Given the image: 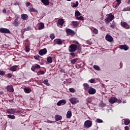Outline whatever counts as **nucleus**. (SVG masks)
Here are the masks:
<instances>
[{
  "label": "nucleus",
  "mask_w": 130,
  "mask_h": 130,
  "mask_svg": "<svg viewBox=\"0 0 130 130\" xmlns=\"http://www.w3.org/2000/svg\"><path fill=\"white\" fill-rule=\"evenodd\" d=\"M105 106H106V104H104V103H102V104H100L99 105V107H105Z\"/></svg>",
  "instance_id": "a18cd8bd"
},
{
  "label": "nucleus",
  "mask_w": 130,
  "mask_h": 130,
  "mask_svg": "<svg viewBox=\"0 0 130 130\" xmlns=\"http://www.w3.org/2000/svg\"><path fill=\"white\" fill-rule=\"evenodd\" d=\"M32 30V28H24L21 30L22 33H24L25 31H30Z\"/></svg>",
  "instance_id": "72a5a7b5"
},
{
  "label": "nucleus",
  "mask_w": 130,
  "mask_h": 130,
  "mask_svg": "<svg viewBox=\"0 0 130 130\" xmlns=\"http://www.w3.org/2000/svg\"><path fill=\"white\" fill-rule=\"evenodd\" d=\"M84 126L87 128H89L92 126V122L91 120H86L84 122Z\"/></svg>",
  "instance_id": "39448f33"
},
{
  "label": "nucleus",
  "mask_w": 130,
  "mask_h": 130,
  "mask_svg": "<svg viewBox=\"0 0 130 130\" xmlns=\"http://www.w3.org/2000/svg\"><path fill=\"white\" fill-rule=\"evenodd\" d=\"M75 43H76V44H77V45H80V44H79V42L78 41H75Z\"/></svg>",
  "instance_id": "e2e57ef3"
},
{
  "label": "nucleus",
  "mask_w": 130,
  "mask_h": 130,
  "mask_svg": "<svg viewBox=\"0 0 130 130\" xmlns=\"http://www.w3.org/2000/svg\"><path fill=\"white\" fill-rule=\"evenodd\" d=\"M124 129L125 130H128V129H129V128H128V126H126L124 127Z\"/></svg>",
  "instance_id": "bf43d9fd"
},
{
  "label": "nucleus",
  "mask_w": 130,
  "mask_h": 130,
  "mask_svg": "<svg viewBox=\"0 0 130 130\" xmlns=\"http://www.w3.org/2000/svg\"><path fill=\"white\" fill-rule=\"evenodd\" d=\"M50 38L52 40H53V39H54V38H55V36L54 35V34H51L50 35Z\"/></svg>",
  "instance_id": "4c0bfd02"
},
{
  "label": "nucleus",
  "mask_w": 130,
  "mask_h": 130,
  "mask_svg": "<svg viewBox=\"0 0 130 130\" xmlns=\"http://www.w3.org/2000/svg\"><path fill=\"white\" fill-rule=\"evenodd\" d=\"M66 33H67L68 35H72V36L75 35V31L70 28L66 29Z\"/></svg>",
  "instance_id": "9d476101"
},
{
  "label": "nucleus",
  "mask_w": 130,
  "mask_h": 130,
  "mask_svg": "<svg viewBox=\"0 0 130 130\" xmlns=\"http://www.w3.org/2000/svg\"><path fill=\"white\" fill-rule=\"evenodd\" d=\"M67 118H71L72 117V111H68L67 114Z\"/></svg>",
  "instance_id": "a878e982"
},
{
  "label": "nucleus",
  "mask_w": 130,
  "mask_h": 130,
  "mask_svg": "<svg viewBox=\"0 0 130 130\" xmlns=\"http://www.w3.org/2000/svg\"><path fill=\"white\" fill-rule=\"evenodd\" d=\"M93 33H94V34H98V29L94 28L93 30Z\"/></svg>",
  "instance_id": "c03bdc74"
},
{
  "label": "nucleus",
  "mask_w": 130,
  "mask_h": 130,
  "mask_svg": "<svg viewBox=\"0 0 130 130\" xmlns=\"http://www.w3.org/2000/svg\"><path fill=\"white\" fill-rule=\"evenodd\" d=\"M64 19L62 18H60L58 20L57 22V26L58 27H61L62 26H63V24H64Z\"/></svg>",
  "instance_id": "423d86ee"
},
{
  "label": "nucleus",
  "mask_w": 130,
  "mask_h": 130,
  "mask_svg": "<svg viewBox=\"0 0 130 130\" xmlns=\"http://www.w3.org/2000/svg\"><path fill=\"white\" fill-rule=\"evenodd\" d=\"M89 82H90V83H93L95 82V79H90L89 80Z\"/></svg>",
  "instance_id": "603ef678"
},
{
  "label": "nucleus",
  "mask_w": 130,
  "mask_h": 130,
  "mask_svg": "<svg viewBox=\"0 0 130 130\" xmlns=\"http://www.w3.org/2000/svg\"><path fill=\"white\" fill-rule=\"evenodd\" d=\"M70 55L73 56V57H75V56H76V53H74V52L70 53Z\"/></svg>",
  "instance_id": "3c124183"
},
{
  "label": "nucleus",
  "mask_w": 130,
  "mask_h": 130,
  "mask_svg": "<svg viewBox=\"0 0 130 130\" xmlns=\"http://www.w3.org/2000/svg\"><path fill=\"white\" fill-rule=\"evenodd\" d=\"M37 75H38V76H40V75H44V72L43 71H39L37 73Z\"/></svg>",
  "instance_id": "a19ab883"
},
{
  "label": "nucleus",
  "mask_w": 130,
  "mask_h": 130,
  "mask_svg": "<svg viewBox=\"0 0 130 130\" xmlns=\"http://www.w3.org/2000/svg\"><path fill=\"white\" fill-rule=\"evenodd\" d=\"M67 103V101L64 100H62L57 103V106H60V105H64Z\"/></svg>",
  "instance_id": "dca6fc26"
},
{
  "label": "nucleus",
  "mask_w": 130,
  "mask_h": 130,
  "mask_svg": "<svg viewBox=\"0 0 130 130\" xmlns=\"http://www.w3.org/2000/svg\"><path fill=\"white\" fill-rule=\"evenodd\" d=\"M72 24L75 27H77L78 26V25H79V22H78L77 21H72Z\"/></svg>",
  "instance_id": "473e14b6"
},
{
  "label": "nucleus",
  "mask_w": 130,
  "mask_h": 130,
  "mask_svg": "<svg viewBox=\"0 0 130 130\" xmlns=\"http://www.w3.org/2000/svg\"><path fill=\"white\" fill-rule=\"evenodd\" d=\"M7 76H8V78H12V77H13V75H12V74L9 73L7 75Z\"/></svg>",
  "instance_id": "864d4df0"
},
{
  "label": "nucleus",
  "mask_w": 130,
  "mask_h": 130,
  "mask_svg": "<svg viewBox=\"0 0 130 130\" xmlns=\"http://www.w3.org/2000/svg\"><path fill=\"white\" fill-rule=\"evenodd\" d=\"M83 89L85 91H88V90L90 89V88H91V87H90V86L88 83H84L83 84Z\"/></svg>",
  "instance_id": "4468645a"
},
{
  "label": "nucleus",
  "mask_w": 130,
  "mask_h": 130,
  "mask_svg": "<svg viewBox=\"0 0 130 130\" xmlns=\"http://www.w3.org/2000/svg\"><path fill=\"white\" fill-rule=\"evenodd\" d=\"M119 48H120V49L124 50L125 51L126 50H128L129 48L127 45H121L119 46Z\"/></svg>",
  "instance_id": "ddd939ff"
},
{
  "label": "nucleus",
  "mask_w": 130,
  "mask_h": 130,
  "mask_svg": "<svg viewBox=\"0 0 130 130\" xmlns=\"http://www.w3.org/2000/svg\"><path fill=\"white\" fill-rule=\"evenodd\" d=\"M69 91L71 93H75L76 92V90L73 88H69Z\"/></svg>",
  "instance_id": "79ce46f5"
},
{
  "label": "nucleus",
  "mask_w": 130,
  "mask_h": 130,
  "mask_svg": "<svg viewBox=\"0 0 130 130\" xmlns=\"http://www.w3.org/2000/svg\"><path fill=\"white\" fill-rule=\"evenodd\" d=\"M15 18L16 19L14 20V24L16 27H18V26L21 24V22H20V20H19V17L16 16Z\"/></svg>",
  "instance_id": "0eeeda50"
},
{
  "label": "nucleus",
  "mask_w": 130,
  "mask_h": 130,
  "mask_svg": "<svg viewBox=\"0 0 130 130\" xmlns=\"http://www.w3.org/2000/svg\"><path fill=\"white\" fill-rule=\"evenodd\" d=\"M69 101L72 103V104L75 105L77 103H79L80 101L76 98H72L69 99Z\"/></svg>",
  "instance_id": "20e7f679"
},
{
  "label": "nucleus",
  "mask_w": 130,
  "mask_h": 130,
  "mask_svg": "<svg viewBox=\"0 0 130 130\" xmlns=\"http://www.w3.org/2000/svg\"><path fill=\"white\" fill-rule=\"evenodd\" d=\"M75 17L77 18L78 16H81V13L79 12V11H76L75 13Z\"/></svg>",
  "instance_id": "f704fd0d"
},
{
  "label": "nucleus",
  "mask_w": 130,
  "mask_h": 130,
  "mask_svg": "<svg viewBox=\"0 0 130 130\" xmlns=\"http://www.w3.org/2000/svg\"><path fill=\"white\" fill-rule=\"evenodd\" d=\"M54 42L56 44H58L59 45L62 44V41L59 39L54 40Z\"/></svg>",
  "instance_id": "aec40b11"
},
{
  "label": "nucleus",
  "mask_w": 130,
  "mask_h": 130,
  "mask_svg": "<svg viewBox=\"0 0 130 130\" xmlns=\"http://www.w3.org/2000/svg\"><path fill=\"white\" fill-rule=\"evenodd\" d=\"M76 19H77V20H83L84 19V17L83 16H80L79 17H76Z\"/></svg>",
  "instance_id": "8fccbe9b"
},
{
  "label": "nucleus",
  "mask_w": 130,
  "mask_h": 130,
  "mask_svg": "<svg viewBox=\"0 0 130 130\" xmlns=\"http://www.w3.org/2000/svg\"><path fill=\"white\" fill-rule=\"evenodd\" d=\"M113 19H114V16L112 15L111 14H109L108 17L106 18L105 21L106 23H109V22H111Z\"/></svg>",
  "instance_id": "f03ea898"
},
{
  "label": "nucleus",
  "mask_w": 130,
  "mask_h": 130,
  "mask_svg": "<svg viewBox=\"0 0 130 130\" xmlns=\"http://www.w3.org/2000/svg\"><path fill=\"white\" fill-rule=\"evenodd\" d=\"M24 91L25 93H30V92H31V90L29 88H24Z\"/></svg>",
  "instance_id": "58836bf2"
},
{
  "label": "nucleus",
  "mask_w": 130,
  "mask_h": 130,
  "mask_svg": "<svg viewBox=\"0 0 130 130\" xmlns=\"http://www.w3.org/2000/svg\"><path fill=\"white\" fill-rule=\"evenodd\" d=\"M117 102L118 103H121V100H119L118 101L117 100Z\"/></svg>",
  "instance_id": "0e129e2a"
},
{
  "label": "nucleus",
  "mask_w": 130,
  "mask_h": 130,
  "mask_svg": "<svg viewBox=\"0 0 130 130\" xmlns=\"http://www.w3.org/2000/svg\"><path fill=\"white\" fill-rule=\"evenodd\" d=\"M43 83L46 85V86H50V84L48 83V80L45 79L43 81Z\"/></svg>",
  "instance_id": "cd10ccee"
},
{
  "label": "nucleus",
  "mask_w": 130,
  "mask_h": 130,
  "mask_svg": "<svg viewBox=\"0 0 130 130\" xmlns=\"http://www.w3.org/2000/svg\"><path fill=\"white\" fill-rule=\"evenodd\" d=\"M127 4H130V0L128 1Z\"/></svg>",
  "instance_id": "774afa93"
},
{
  "label": "nucleus",
  "mask_w": 130,
  "mask_h": 130,
  "mask_svg": "<svg viewBox=\"0 0 130 130\" xmlns=\"http://www.w3.org/2000/svg\"><path fill=\"white\" fill-rule=\"evenodd\" d=\"M6 89L7 90V91H8L9 92H14V88H13V86L10 85H8Z\"/></svg>",
  "instance_id": "6ab92c4d"
},
{
  "label": "nucleus",
  "mask_w": 130,
  "mask_h": 130,
  "mask_svg": "<svg viewBox=\"0 0 130 130\" xmlns=\"http://www.w3.org/2000/svg\"><path fill=\"white\" fill-rule=\"evenodd\" d=\"M40 68V66L39 64H34L31 67V70L32 72H35L36 70H39Z\"/></svg>",
  "instance_id": "9b49d317"
},
{
  "label": "nucleus",
  "mask_w": 130,
  "mask_h": 130,
  "mask_svg": "<svg viewBox=\"0 0 130 130\" xmlns=\"http://www.w3.org/2000/svg\"><path fill=\"white\" fill-rule=\"evenodd\" d=\"M34 58H35V59L38 60V59H39V56H35Z\"/></svg>",
  "instance_id": "4d7b16f0"
},
{
  "label": "nucleus",
  "mask_w": 130,
  "mask_h": 130,
  "mask_svg": "<svg viewBox=\"0 0 130 130\" xmlns=\"http://www.w3.org/2000/svg\"><path fill=\"white\" fill-rule=\"evenodd\" d=\"M38 29L39 30H42V29H44V23L40 22L39 24Z\"/></svg>",
  "instance_id": "4be33fe9"
},
{
  "label": "nucleus",
  "mask_w": 130,
  "mask_h": 130,
  "mask_svg": "<svg viewBox=\"0 0 130 130\" xmlns=\"http://www.w3.org/2000/svg\"><path fill=\"white\" fill-rule=\"evenodd\" d=\"M106 40L109 42H111L112 40H113V38H112V37L109 35H107L106 36Z\"/></svg>",
  "instance_id": "a211bd4d"
},
{
  "label": "nucleus",
  "mask_w": 130,
  "mask_h": 130,
  "mask_svg": "<svg viewBox=\"0 0 130 130\" xmlns=\"http://www.w3.org/2000/svg\"><path fill=\"white\" fill-rule=\"evenodd\" d=\"M17 68H18V66H17V65L12 66V67H10V71H12V72H16V71H17Z\"/></svg>",
  "instance_id": "b1692460"
},
{
  "label": "nucleus",
  "mask_w": 130,
  "mask_h": 130,
  "mask_svg": "<svg viewBox=\"0 0 130 130\" xmlns=\"http://www.w3.org/2000/svg\"><path fill=\"white\" fill-rule=\"evenodd\" d=\"M7 112L9 114H15L16 110L15 109H9L7 110Z\"/></svg>",
  "instance_id": "f3484780"
},
{
  "label": "nucleus",
  "mask_w": 130,
  "mask_h": 130,
  "mask_svg": "<svg viewBox=\"0 0 130 130\" xmlns=\"http://www.w3.org/2000/svg\"><path fill=\"white\" fill-rule=\"evenodd\" d=\"M109 102L111 104H113L115 103V102H117V99L116 98H111L109 99Z\"/></svg>",
  "instance_id": "2eb2a0df"
},
{
  "label": "nucleus",
  "mask_w": 130,
  "mask_h": 130,
  "mask_svg": "<svg viewBox=\"0 0 130 130\" xmlns=\"http://www.w3.org/2000/svg\"><path fill=\"white\" fill-rule=\"evenodd\" d=\"M55 119L56 121H58V120H61L62 119V117L59 115H56L55 116Z\"/></svg>",
  "instance_id": "412c9836"
},
{
  "label": "nucleus",
  "mask_w": 130,
  "mask_h": 130,
  "mask_svg": "<svg viewBox=\"0 0 130 130\" xmlns=\"http://www.w3.org/2000/svg\"><path fill=\"white\" fill-rule=\"evenodd\" d=\"M60 72H61V73H64V70H63V69H61V70L60 71Z\"/></svg>",
  "instance_id": "69168bd1"
},
{
  "label": "nucleus",
  "mask_w": 130,
  "mask_h": 130,
  "mask_svg": "<svg viewBox=\"0 0 130 130\" xmlns=\"http://www.w3.org/2000/svg\"><path fill=\"white\" fill-rule=\"evenodd\" d=\"M47 61L49 63H52V57L49 56L47 58Z\"/></svg>",
  "instance_id": "c85d7f7f"
},
{
  "label": "nucleus",
  "mask_w": 130,
  "mask_h": 130,
  "mask_svg": "<svg viewBox=\"0 0 130 130\" xmlns=\"http://www.w3.org/2000/svg\"><path fill=\"white\" fill-rule=\"evenodd\" d=\"M123 104L126 103V101H123Z\"/></svg>",
  "instance_id": "338daca9"
},
{
  "label": "nucleus",
  "mask_w": 130,
  "mask_h": 130,
  "mask_svg": "<svg viewBox=\"0 0 130 130\" xmlns=\"http://www.w3.org/2000/svg\"><path fill=\"white\" fill-rule=\"evenodd\" d=\"M29 12H30V13H37L38 11L37 10H35V9L31 8H30L29 10Z\"/></svg>",
  "instance_id": "7c9ffc66"
},
{
  "label": "nucleus",
  "mask_w": 130,
  "mask_h": 130,
  "mask_svg": "<svg viewBox=\"0 0 130 130\" xmlns=\"http://www.w3.org/2000/svg\"><path fill=\"white\" fill-rule=\"evenodd\" d=\"M21 17L22 20H26L28 19V15L27 14H21Z\"/></svg>",
  "instance_id": "393cba45"
},
{
  "label": "nucleus",
  "mask_w": 130,
  "mask_h": 130,
  "mask_svg": "<svg viewBox=\"0 0 130 130\" xmlns=\"http://www.w3.org/2000/svg\"><path fill=\"white\" fill-rule=\"evenodd\" d=\"M88 94L89 95H94L95 93H96V89L95 88H92V87H90V88L88 89V91H87Z\"/></svg>",
  "instance_id": "6e6552de"
},
{
  "label": "nucleus",
  "mask_w": 130,
  "mask_h": 130,
  "mask_svg": "<svg viewBox=\"0 0 130 130\" xmlns=\"http://www.w3.org/2000/svg\"><path fill=\"white\" fill-rule=\"evenodd\" d=\"M73 5L72 6L73 8H77V7L79 6V2L78 1H76V4L73 3Z\"/></svg>",
  "instance_id": "e433bc0d"
},
{
  "label": "nucleus",
  "mask_w": 130,
  "mask_h": 130,
  "mask_svg": "<svg viewBox=\"0 0 130 130\" xmlns=\"http://www.w3.org/2000/svg\"><path fill=\"white\" fill-rule=\"evenodd\" d=\"M30 5H31V4L29 2H28L26 4V7H29V6H30Z\"/></svg>",
  "instance_id": "13d9d810"
},
{
  "label": "nucleus",
  "mask_w": 130,
  "mask_h": 130,
  "mask_svg": "<svg viewBox=\"0 0 130 130\" xmlns=\"http://www.w3.org/2000/svg\"><path fill=\"white\" fill-rule=\"evenodd\" d=\"M116 2H117L116 6H119L120 4H121V0H116Z\"/></svg>",
  "instance_id": "de8ad7c7"
},
{
  "label": "nucleus",
  "mask_w": 130,
  "mask_h": 130,
  "mask_svg": "<svg viewBox=\"0 0 130 130\" xmlns=\"http://www.w3.org/2000/svg\"><path fill=\"white\" fill-rule=\"evenodd\" d=\"M122 121H123V122H124V124H125V125H127L129 124L130 120L127 119L122 120Z\"/></svg>",
  "instance_id": "bb28decb"
},
{
  "label": "nucleus",
  "mask_w": 130,
  "mask_h": 130,
  "mask_svg": "<svg viewBox=\"0 0 130 130\" xmlns=\"http://www.w3.org/2000/svg\"><path fill=\"white\" fill-rule=\"evenodd\" d=\"M7 117L10 118V119H15L16 118V117L14 115H7Z\"/></svg>",
  "instance_id": "2f4dec72"
},
{
  "label": "nucleus",
  "mask_w": 130,
  "mask_h": 130,
  "mask_svg": "<svg viewBox=\"0 0 130 130\" xmlns=\"http://www.w3.org/2000/svg\"><path fill=\"white\" fill-rule=\"evenodd\" d=\"M121 25L122 27H123V28H125V29H129V25H128L126 22H121Z\"/></svg>",
  "instance_id": "f8f14e48"
},
{
  "label": "nucleus",
  "mask_w": 130,
  "mask_h": 130,
  "mask_svg": "<svg viewBox=\"0 0 130 130\" xmlns=\"http://www.w3.org/2000/svg\"><path fill=\"white\" fill-rule=\"evenodd\" d=\"M78 59L77 58L73 59L72 60H71V63H72V64H75L76 63V62H77V61H78Z\"/></svg>",
  "instance_id": "c756f323"
},
{
  "label": "nucleus",
  "mask_w": 130,
  "mask_h": 130,
  "mask_svg": "<svg viewBox=\"0 0 130 130\" xmlns=\"http://www.w3.org/2000/svg\"><path fill=\"white\" fill-rule=\"evenodd\" d=\"M111 28L112 29H114L115 28V25L114 24H112L110 25Z\"/></svg>",
  "instance_id": "6e6d98bb"
},
{
  "label": "nucleus",
  "mask_w": 130,
  "mask_h": 130,
  "mask_svg": "<svg viewBox=\"0 0 130 130\" xmlns=\"http://www.w3.org/2000/svg\"><path fill=\"white\" fill-rule=\"evenodd\" d=\"M96 121L98 122V123H102V122H103V120L100 119H97Z\"/></svg>",
  "instance_id": "09e8293b"
},
{
  "label": "nucleus",
  "mask_w": 130,
  "mask_h": 130,
  "mask_svg": "<svg viewBox=\"0 0 130 130\" xmlns=\"http://www.w3.org/2000/svg\"><path fill=\"white\" fill-rule=\"evenodd\" d=\"M0 32L5 34H11V31L9 29L6 28H1Z\"/></svg>",
  "instance_id": "7ed1b4c3"
},
{
  "label": "nucleus",
  "mask_w": 130,
  "mask_h": 130,
  "mask_svg": "<svg viewBox=\"0 0 130 130\" xmlns=\"http://www.w3.org/2000/svg\"><path fill=\"white\" fill-rule=\"evenodd\" d=\"M4 94V91L0 90V95H3Z\"/></svg>",
  "instance_id": "052dcab7"
},
{
  "label": "nucleus",
  "mask_w": 130,
  "mask_h": 130,
  "mask_svg": "<svg viewBox=\"0 0 130 130\" xmlns=\"http://www.w3.org/2000/svg\"><path fill=\"white\" fill-rule=\"evenodd\" d=\"M77 49L79 51L82 50V48L80 46V45L71 44L69 46V52H75Z\"/></svg>",
  "instance_id": "f257e3e1"
},
{
  "label": "nucleus",
  "mask_w": 130,
  "mask_h": 130,
  "mask_svg": "<svg viewBox=\"0 0 130 130\" xmlns=\"http://www.w3.org/2000/svg\"><path fill=\"white\" fill-rule=\"evenodd\" d=\"M0 75L1 76H4L5 72L4 71H0Z\"/></svg>",
  "instance_id": "5fc2aeb1"
},
{
  "label": "nucleus",
  "mask_w": 130,
  "mask_h": 130,
  "mask_svg": "<svg viewBox=\"0 0 130 130\" xmlns=\"http://www.w3.org/2000/svg\"><path fill=\"white\" fill-rule=\"evenodd\" d=\"M93 69H94V70H96V71H100V67H99V66L97 65L93 66Z\"/></svg>",
  "instance_id": "c9c22d12"
},
{
  "label": "nucleus",
  "mask_w": 130,
  "mask_h": 130,
  "mask_svg": "<svg viewBox=\"0 0 130 130\" xmlns=\"http://www.w3.org/2000/svg\"><path fill=\"white\" fill-rule=\"evenodd\" d=\"M87 104H88V103H91V102H92V98H88L87 99Z\"/></svg>",
  "instance_id": "37998d69"
},
{
  "label": "nucleus",
  "mask_w": 130,
  "mask_h": 130,
  "mask_svg": "<svg viewBox=\"0 0 130 130\" xmlns=\"http://www.w3.org/2000/svg\"><path fill=\"white\" fill-rule=\"evenodd\" d=\"M45 6H48L50 4L49 0H40Z\"/></svg>",
  "instance_id": "5701e85b"
},
{
  "label": "nucleus",
  "mask_w": 130,
  "mask_h": 130,
  "mask_svg": "<svg viewBox=\"0 0 130 130\" xmlns=\"http://www.w3.org/2000/svg\"><path fill=\"white\" fill-rule=\"evenodd\" d=\"M123 11L124 12H126L127 11H129V7H127L124 8L123 9Z\"/></svg>",
  "instance_id": "49530a36"
},
{
  "label": "nucleus",
  "mask_w": 130,
  "mask_h": 130,
  "mask_svg": "<svg viewBox=\"0 0 130 130\" xmlns=\"http://www.w3.org/2000/svg\"><path fill=\"white\" fill-rule=\"evenodd\" d=\"M25 51L26 52H29V51H30V48L29 47V46L26 45L25 46Z\"/></svg>",
  "instance_id": "ea45409f"
},
{
  "label": "nucleus",
  "mask_w": 130,
  "mask_h": 130,
  "mask_svg": "<svg viewBox=\"0 0 130 130\" xmlns=\"http://www.w3.org/2000/svg\"><path fill=\"white\" fill-rule=\"evenodd\" d=\"M46 53H47V50L46 49V48H44L39 51V54H40V55L41 56L44 55L46 54Z\"/></svg>",
  "instance_id": "1a4fd4ad"
},
{
  "label": "nucleus",
  "mask_w": 130,
  "mask_h": 130,
  "mask_svg": "<svg viewBox=\"0 0 130 130\" xmlns=\"http://www.w3.org/2000/svg\"><path fill=\"white\" fill-rule=\"evenodd\" d=\"M3 13H4V14H6V13H7V10H6V9H4V10H3Z\"/></svg>",
  "instance_id": "680f3d73"
}]
</instances>
